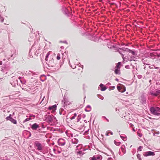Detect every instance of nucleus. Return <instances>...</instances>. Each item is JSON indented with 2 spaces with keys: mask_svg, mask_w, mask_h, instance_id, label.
Returning a JSON list of instances; mask_svg holds the SVG:
<instances>
[{
  "mask_svg": "<svg viewBox=\"0 0 160 160\" xmlns=\"http://www.w3.org/2000/svg\"><path fill=\"white\" fill-rule=\"evenodd\" d=\"M156 94H157V96L160 93V90H157L156 91Z\"/></svg>",
  "mask_w": 160,
  "mask_h": 160,
  "instance_id": "obj_37",
  "label": "nucleus"
},
{
  "mask_svg": "<svg viewBox=\"0 0 160 160\" xmlns=\"http://www.w3.org/2000/svg\"><path fill=\"white\" fill-rule=\"evenodd\" d=\"M126 150L125 147L124 145H122L121 146L119 152V154L120 155H122L125 153Z\"/></svg>",
  "mask_w": 160,
  "mask_h": 160,
  "instance_id": "obj_9",
  "label": "nucleus"
},
{
  "mask_svg": "<svg viewBox=\"0 0 160 160\" xmlns=\"http://www.w3.org/2000/svg\"><path fill=\"white\" fill-rule=\"evenodd\" d=\"M157 150H158V151H160V148L159 149H157Z\"/></svg>",
  "mask_w": 160,
  "mask_h": 160,
  "instance_id": "obj_60",
  "label": "nucleus"
},
{
  "mask_svg": "<svg viewBox=\"0 0 160 160\" xmlns=\"http://www.w3.org/2000/svg\"><path fill=\"white\" fill-rule=\"evenodd\" d=\"M138 77L139 79H140L142 78V76L141 75H139L138 76Z\"/></svg>",
  "mask_w": 160,
  "mask_h": 160,
  "instance_id": "obj_45",
  "label": "nucleus"
},
{
  "mask_svg": "<svg viewBox=\"0 0 160 160\" xmlns=\"http://www.w3.org/2000/svg\"><path fill=\"white\" fill-rule=\"evenodd\" d=\"M12 118V117H7L6 118V119L7 120H11V119Z\"/></svg>",
  "mask_w": 160,
  "mask_h": 160,
  "instance_id": "obj_39",
  "label": "nucleus"
},
{
  "mask_svg": "<svg viewBox=\"0 0 160 160\" xmlns=\"http://www.w3.org/2000/svg\"><path fill=\"white\" fill-rule=\"evenodd\" d=\"M34 145L35 147H36L38 150L41 151L42 150L43 147L39 141H35L34 142Z\"/></svg>",
  "mask_w": 160,
  "mask_h": 160,
  "instance_id": "obj_7",
  "label": "nucleus"
},
{
  "mask_svg": "<svg viewBox=\"0 0 160 160\" xmlns=\"http://www.w3.org/2000/svg\"><path fill=\"white\" fill-rule=\"evenodd\" d=\"M137 157L139 160H141V159L140 158V154H138L137 155Z\"/></svg>",
  "mask_w": 160,
  "mask_h": 160,
  "instance_id": "obj_41",
  "label": "nucleus"
},
{
  "mask_svg": "<svg viewBox=\"0 0 160 160\" xmlns=\"http://www.w3.org/2000/svg\"><path fill=\"white\" fill-rule=\"evenodd\" d=\"M2 61H0V65H1L2 64Z\"/></svg>",
  "mask_w": 160,
  "mask_h": 160,
  "instance_id": "obj_52",
  "label": "nucleus"
},
{
  "mask_svg": "<svg viewBox=\"0 0 160 160\" xmlns=\"http://www.w3.org/2000/svg\"><path fill=\"white\" fill-rule=\"evenodd\" d=\"M102 158V156L98 154L94 155L92 157L90 158V160H101Z\"/></svg>",
  "mask_w": 160,
  "mask_h": 160,
  "instance_id": "obj_10",
  "label": "nucleus"
},
{
  "mask_svg": "<svg viewBox=\"0 0 160 160\" xmlns=\"http://www.w3.org/2000/svg\"><path fill=\"white\" fill-rule=\"evenodd\" d=\"M114 143L117 146H119L120 144V142H116V141H114Z\"/></svg>",
  "mask_w": 160,
  "mask_h": 160,
  "instance_id": "obj_34",
  "label": "nucleus"
},
{
  "mask_svg": "<svg viewBox=\"0 0 160 160\" xmlns=\"http://www.w3.org/2000/svg\"><path fill=\"white\" fill-rule=\"evenodd\" d=\"M77 114L76 113H75L70 118L71 119H74L75 117L77 116Z\"/></svg>",
  "mask_w": 160,
  "mask_h": 160,
  "instance_id": "obj_28",
  "label": "nucleus"
},
{
  "mask_svg": "<svg viewBox=\"0 0 160 160\" xmlns=\"http://www.w3.org/2000/svg\"><path fill=\"white\" fill-rule=\"evenodd\" d=\"M3 61H5V59H3Z\"/></svg>",
  "mask_w": 160,
  "mask_h": 160,
  "instance_id": "obj_62",
  "label": "nucleus"
},
{
  "mask_svg": "<svg viewBox=\"0 0 160 160\" xmlns=\"http://www.w3.org/2000/svg\"><path fill=\"white\" fill-rule=\"evenodd\" d=\"M124 51L130 53L132 54V55L131 56L130 58L129 59V58L128 57V60L130 61H132V60L135 61V60L137 59L136 55L134 51H132L128 48L126 49Z\"/></svg>",
  "mask_w": 160,
  "mask_h": 160,
  "instance_id": "obj_5",
  "label": "nucleus"
},
{
  "mask_svg": "<svg viewBox=\"0 0 160 160\" xmlns=\"http://www.w3.org/2000/svg\"><path fill=\"white\" fill-rule=\"evenodd\" d=\"M121 62H119L117 64V68H119V65H121Z\"/></svg>",
  "mask_w": 160,
  "mask_h": 160,
  "instance_id": "obj_43",
  "label": "nucleus"
},
{
  "mask_svg": "<svg viewBox=\"0 0 160 160\" xmlns=\"http://www.w3.org/2000/svg\"><path fill=\"white\" fill-rule=\"evenodd\" d=\"M46 120L49 123H52V122H54L56 121V118L52 115H48L46 118Z\"/></svg>",
  "mask_w": 160,
  "mask_h": 160,
  "instance_id": "obj_6",
  "label": "nucleus"
},
{
  "mask_svg": "<svg viewBox=\"0 0 160 160\" xmlns=\"http://www.w3.org/2000/svg\"><path fill=\"white\" fill-rule=\"evenodd\" d=\"M155 155V154L154 152L151 151L146 152L143 154L144 156L145 157H147L149 156H153Z\"/></svg>",
  "mask_w": 160,
  "mask_h": 160,
  "instance_id": "obj_12",
  "label": "nucleus"
},
{
  "mask_svg": "<svg viewBox=\"0 0 160 160\" xmlns=\"http://www.w3.org/2000/svg\"><path fill=\"white\" fill-rule=\"evenodd\" d=\"M41 80L42 81H44L45 78V76L43 75L40 77Z\"/></svg>",
  "mask_w": 160,
  "mask_h": 160,
  "instance_id": "obj_30",
  "label": "nucleus"
},
{
  "mask_svg": "<svg viewBox=\"0 0 160 160\" xmlns=\"http://www.w3.org/2000/svg\"><path fill=\"white\" fill-rule=\"evenodd\" d=\"M118 90L119 91L121 92H123L125 91V89L124 88L123 89V90H121V89H122V87L120 86H118L117 87Z\"/></svg>",
  "mask_w": 160,
  "mask_h": 160,
  "instance_id": "obj_25",
  "label": "nucleus"
},
{
  "mask_svg": "<svg viewBox=\"0 0 160 160\" xmlns=\"http://www.w3.org/2000/svg\"><path fill=\"white\" fill-rule=\"evenodd\" d=\"M120 137L124 141H126L127 140V137L124 134H121L120 135Z\"/></svg>",
  "mask_w": 160,
  "mask_h": 160,
  "instance_id": "obj_22",
  "label": "nucleus"
},
{
  "mask_svg": "<svg viewBox=\"0 0 160 160\" xmlns=\"http://www.w3.org/2000/svg\"><path fill=\"white\" fill-rule=\"evenodd\" d=\"M103 84H100L99 85V86L101 88H102L103 87Z\"/></svg>",
  "mask_w": 160,
  "mask_h": 160,
  "instance_id": "obj_48",
  "label": "nucleus"
},
{
  "mask_svg": "<svg viewBox=\"0 0 160 160\" xmlns=\"http://www.w3.org/2000/svg\"><path fill=\"white\" fill-rule=\"evenodd\" d=\"M67 135L68 137L70 138L71 137L73 138L74 135H73L72 133L68 132L67 134Z\"/></svg>",
  "mask_w": 160,
  "mask_h": 160,
  "instance_id": "obj_27",
  "label": "nucleus"
},
{
  "mask_svg": "<svg viewBox=\"0 0 160 160\" xmlns=\"http://www.w3.org/2000/svg\"><path fill=\"white\" fill-rule=\"evenodd\" d=\"M58 142L59 145L62 146L65 145L66 141L63 139L60 138L58 140Z\"/></svg>",
  "mask_w": 160,
  "mask_h": 160,
  "instance_id": "obj_13",
  "label": "nucleus"
},
{
  "mask_svg": "<svg viewBox=\"0 0 160 160\" xmlns=\"http://www.w3.org/2000/svg\"><path fill=\"white\" fill-rule=\"evenodd\" d=\"M122 55V57L123 59V60L124 61L125 60V59H126V58L124 57V55L122 54H121V53H120Z\"/></svg>",
  "mask_w": 160,
  "mask_h": 160,
  "instance_id": "obj_44",
  "label": "nucleus"
},
{
  "mask_svg": "<svg viewBox=\"0 0 160 160\" xmlns=\"http://www.w3.org/2000/svg\"><path fill=\"white\" fill-rule=\"evenodd\" d=\"M155 54H156V56L158 58H159L160 59V50H158L157 52H156Z\"/></svg>",
  "mask_w": 160,
  "mask_h": 160,
  "instance_id": "obj_26",
  "label": "nucleus"
},
{
  "mask_svg": "<svg viewBox=\"0 0 160 160\" xmlns=\"http://www.w3.org/2000/svg\"><path fill=\"white\" fill-rule=\"evenodd\" d=\"M44 98H43L42 99V101L44 99Z\"/></svg>",
  "mask_w": 160,
  "mask_h": 160,
  "instance_id": "obj_63",
  "label": "nucleus"
},
{
  "mask_svg": "<svg viewBox=\"0 0 160 160\" xmlns=\"http://www.w3.org/2000/svg\"><path fill=\"white\" fill-rule=\"evenodd\" d=\"M81 67L82 68V69H83V65H81Z\"/></svg>",
  "mask_w": 160,
  "mask_h": 160,
  "instance_id": "obj_59",
  "label": "nucleus"
},
{
  "mask_svg": "<svg viewBox=\"0 0 160 160\" xmlns=\"http://www.w3.org/2000/svg\"><path fill=\"white\" fill-rule=\"evenodd\" d=\"M78 135L77 134L74 136V137L72 139V143L74 144H77L78 142V140L77 137Z\"/></svg>",
  "mask_w": 160,
  "mask_h": 160,
  "instance_id": "obj_11",
  "label": "nucleus"
},
{
  "mask_svg": "<svg viewBox=\"0 0 160 160\" xmlns=\"http://www.w3.org/2000/svg\"><path fill=\"white\" fill-rule=\"evenodd\" d=\"M82 144H79L77 146V147H76V148L75 149V151H78L80 150H81L82 149Z\"/></svg>",
  "mask_w": 160,
  "mask_h": 160,
  "instance_id": "obj_18",
  "label": "nucleus"
},
{
  "mask_svg": "<svg viewBox=\"0 0 160 160\" xmlns=\"http://www.w3.org/2000/svg\"><path fill=\"white\" fill-rule=\"evenodd\" d=\"M95 36H96V35H92V37H95Z\"/></svg>",
  "mask_w": 160,
  "mask_h": 160,
  "instance_id": "obj_55",
  "label": "nucleus"
},
{
  "mask_svg": "<svg viewBox=\"0 0 160 160\" xmlns=\"http://www.w3.org/2000/svg\"><path fill=\"white\" fill-rule=\"evenodd\" d=\"M30 36V37L28 38L29 41L31 42H34V44L36 43V42H38V39H39V31H32Z\"/></svg>",
  "mask_w": 160,
  "mask_h": 160,
  "instance_id": "obj_2",
  "label": "nucleus"
},
{
  "mask_svg": "<svg viewBox=\"0 0 160 160\" xmlns=\"http://www.w3.org/2000/svg\"><path fill=\"white\" fill-rule=\"evenodd\" d=\"M60 42H63V43H66V44H68L67 42V41H63V42H62V41H60Z\"/></svg>",
  "mask_w": 160,
  "mask_h": 160,
  "instance_id": "obj_49",
  "label": "nucleus"
},
{
  "mask_svg": "<svg viewBox=\"0 0 160 160\" xmlns=\"http://www.w3.org/2000/svg\"><path fill=\"white\" fill-rule=\"evenodd\" d=\"M156 52L153 53H150L149 57L151 58L154 59L156 58V54H155Z\"/></svg>",
  "mask_w": 160,
  "mask_h": 160,
  "instance_id": "obj_19",
  "label": "nucleus"
},
{
  "mask_svg": "<svg viewBox=\"0 0 160 160\" xmlns=\"http://www.w3.org/2000/svg\"><path fill=\"white\" fill-rule=\"evenodd\" d=\"M57 105H54L51 106H50L49 107V109L50 110H52L53 111H55L56 109Z\"/></svg>",
  "mask_w": 160,
  "mask_h": 160,
  "instance_id": "obj_20",
  "label": "nucleus"
},
{
  "mask_svg": "<svg viewBox=\"0 0 160 160\" xmlns=\"http://www.w3.org/2000/svg\"><path fill=\"white\" fill-rule=\"evenodd\" d=\"M104 118H106V117H104Z\"/></svg>",
  "mask_w": 160,
  "mask_h": 160,
  "instance_id": "obj_64",
  "label": "nucleus"
},
{
  "mask_svg": "<svg viewBox=\"0 0 160 160\" xmlns=\"http://www.w3.org/2000/svg\"><path fill=\"white\" fill-rule=\"evenodd\" d=\"M10 121L14 124H16L17 123V121L15 119L13 118H12L11 119V120H10Z\"/></svg>",
  "mask_w": 160,
  "mask_h": 160,
  "instance_id": "obj_29",
  "label": "nucleus"
},
{
  "mask_svg": "<svg viewBox=\"0 0 160 160\" xmlns=\"http://www.w3.org/2000/svg\"><path fill=\"white\" fill-rule=\"evenodd\" d=\"M106 120L108 121V122H109V120L107 119V118H106Z\"/></svg>",
  "mask_w": 160,
  "mask_h": 160,
  "instance_id": "obj_56",
  "label": "nucleus"
},
{
  "mask_svg": "<svg viewBox=\"0 0 160 160\" xmlns=\"http://www.w3.org/2000/svg\"><path fill=\"white\" fill-rule=\"evenodd\" d=\"M150 93L151 94L152 96H157V94H156V92H154L153 91H151L150 92Z\"/></svg>",
  "mask_w": 160,
  "mask_h": 160,
  "instance_id": "obj_32",
  "label": "nucleus"
},
{
  "mask_svg": "<svg viewBox=\"0 0 160 160\" xmlns=\"http://www.w3.org/2000/svg\"><path fill=\"white\" fill-rule=\"evenodd\" d=\"M125 68L127 69H129V66L128 65H126L125 66Z\"/></svg>",
  "mask_w": 160,
  "mask_h": 160,
  "instance_id": "obj_46",
  "label": "nucleus"
},
{
  "mask_svg": "<svg viewBox=\"0 0 160 160\" xmlns=\"http://www.w3.org/2000/svg\"><path fill=\"white\" fill-rule=\"evenodd\" d=\"M42 48L40 44L35 43L30 50L29 55L32 56V57L37 56L41 51Z\"/></svg>",
  "mask_w": 160,
  "mask_h": 160,
  "instance_id": "obj_1",
  "label": "nucleus"
},
{
  "mask_svg": "<svg viewBox=\"0 0 160 160\" xmlns=\"http://www.w3.org/2000/svg\"><path fill=\"white\" fill-rule=\"evenodd\" d=\"M154 68H156V69H157V68H158V67H155L154 66Z\"/></svg>",
  "mask_w": 160,
  "mask_h": 160,
  "instance_id": "obj_58",
  "label": "nucleus"
},
{
  "mask_svg": "<svg viewBox=\"0 0 160 160\" xmlns=\"http://www.w3.org/2000/svg\"><path fill=\"white\" fill-rule=\"evenodd\" d=\"M31 119V118H26L23 122H25L27 121H28Z\"/></svg>",
  "mask_w": 160,
  "mask_h": 160,
  "instance_id": "obj_35",
  "label": "nucleus"
},
{
  "mask_svg": "<svg viewBox=\"0 0 160 160\" xmlns=\"http://www.w3.org/2000/svg\"><path fill=\"white\" fill-rule=\"evenodd\" d=\"M19 79L22 84H25L26 83V81L23 78H19Z\"/></svg>",
  "mask_w": 160,
  "mask_h": 160,
  "instance_id": "obj_21",
  "label": "nucleus"
},
{
  "mask_svg": "<svg viewBox=\"0 0 160 160\" xmlns=\"http://www.w3.org/2000/svg\"><path fill=\"white\" fill-rule=\"evenodd\" d=\"M81 117L80 115H79L78 116V117L77 118V122H78L79 121H80V120L81 119Z\"/></svg>",
  "mask_w": 160,
  "mask_h": 160,
  "instance_id": "obj_38",
  "label": "nucleus"
},
{
  "mask_svg": "<svg viewBox=\"0 0 160 160\" xmlns=\"http://www.w3.org/2000/svg\"><path fill=\"white\" fill-rule=\"evenodd\" d=\"M85 150L82 149V150H79L75 151V152L78 155H79L80 156H82L84 154V153L83 152V151H85Z\"/></svg>",
  "mask_w": 160,
  "mask_h": 160,
  "instance_id": "obj_16",
  "label": "nucleus"
},
{
  "mask_svg": "<svg viewBox=\"0 0 160 160\" xmlns=\"http://www.w3.org/2000/svg\"><path fill=\"white\" fill-rule=\"evenodd\" d=\"M115 80L116 81H118V79L117 78H116L115 79Z\"/></svg>",
  "mask_w": 160,
  "mask_h": 160,
  "instance_id": "obj_54",
  "label": "nucleus"
},
{
  "mask_svg": "<svg viewBox=\"0 0 160 160\" xmlns=\"http://www.w3.org/2000/svg\"><path fill=\"white\" fill-rule=\"evenodd\" d=\"M85 110L87 112H89L91 110V107L90 105H88L85 109Z\"/></svg>",
  "mask_w": 160,
  "mask_h": 160,
  "instance_id": "obj_23",
  "label": "nucleus"
},
{
  "mask_svg": "<svg viewBox=\"0 0 160 160\" xmlns=\"http://www.w3.org/2000/svg\"><path fill=\"white\" fill-rule=\"evenodd\" d=\"M11 116H12L11 114H10L8 117H11Z\"/></svg>",
  "mask_w": 160,
  "mask_h": 160,
  "instance_id": "obj_57",
  "label": "nucleus"
},
{
  "mask_svg": "<svg viewBox=\"0 0 160 160\" xmlns=\"http://www.w3.org/2000/svg\"><path fill=\"white\" fill-rule=\"evenodd\" d=\"M61 48L62 49H63L64 48V47L63 46H62L61 47Z\"/></svg>",
  "mask_w": 160,
  "mask_h": 160,
  "instance_id": "obj_51",
  "label": "nucleus"
},
{
  "mask_svg": "<svg viewBox=\"0 0 160 160\" xmlns=\"http://www.w3.org/2000/svg\"><path fill=\"white\" fill-rule=\"evenodd\" d=\"M69 64L70 67L73 69H74L76 68V67L75 65H74L72 66L71 65V63H70V61H69Z\"/></svg>",
  "mask_w": 160,
  "mask_h": 160,
  "instance_id": "obj_33",
  "label": "nucleus"
},
{
  "mask_svg": "<svg viewBox=\"0 0 160 160\" xmlns=\"http://www.w3.org/2000/svg\"><path fill=\"white\" fill-rule=\"evenodd\" d=\"M139 99L142 104L145 103L146 102V98L143 95H142L140 96V97L139 98Z\"/></svg>",
  "mask_w": 160,
  "mask_h": 160,
  "instance_id": "obj_15",
  "label": "nucleus"
},
{
  "mask_svg": "<svg viewBox=\"0 0 160 160\" xmlns=\"http://www.w3.org/2000/svg\"><path fill=\"white\" fill-rule=\"evenodd\" d=\"M104 98L103 97H102V98H100V99L102 100H103Z\"/></svg>",
  "mask_w": 160,
  "mask_h": 160,
  "instance_id": "obj_53",
  "label": "nucleus"
},
{
  "mask_svg": "<svg viewBox=\"0 0 160 160\" xmlns=\"http://www.w3.org/2000/svg\"><path fill=\"white\" fill-rule=\"evenodd\" d=\"M88 35H90L91 36H92V35H91L88 32H87V34H86V35L87 36L88 35Z\"/></svg>",
  "mask_w": 160,
  "mask_h": 160,
  "instance_id": "obj_50",
  "label": "nucleus"
},
{
  "mask_svg": "<svg viewBox=\"0 0 160 160\" xmlns=\"http://www.w3.org/2000/svg\"><path fill=\"white\" fill-rule=\"evenodd\" d=\"M62 104L64 106V107H65V105H68L69 103L68 102V101L66 99H63L62 101Z\"/></svg>",
  "mask_w": 160,
  "mask_h": 160,
  "instance_id": "obj_17",
  "label": "nucleus"
},
{
  "mask_svg": "<svg viewBox=\"0 0 160 160\" xmlns=\"http://www.w3.org/2000/svg\"><path fill=\"white\" fill-rule=\"evenodd\" d=\"M109 134L112 135L113 134V133L110 130L107 131L105 133V135L106 136H108L109 135Z\"/></svg>",
  "mask_w": 160,
  "mask_h": 160,
  "instance_id": "obj_24",
  "label": "nucleus"
},
{
  "mask_svg": "<svg viewBox=\"0 0 160 160\" xmlns=\"http://www.w3.org/2000/svg\"><path fill=\"white\" fill-rule=\"evenodd\" d=\"M61 58V56L60 54L59 53H58L57 54V60H60Z\"/></svg>",
  "mask_w": 160,
  "mask_h": 160,
  "instance_id": "obj_36",
  "label": "nucleus"
},
{
  "mask_svg": "<svg viewBox=\"0 0 160 160\" xmlns=\"http://www.w3.org/2000/svg\"><path fill=\"white\" fill-rule=\"evenodd\" d=\"M106 88L105 87H103L101 88V90L102 91H104L106 90Z\"/></svg>",
  "mask_w": 160,
  "mask_h": 160,
  "instance_id": "obj_42",
  "label": "nucleus"
},
{
  "mask_svg": "<svg viewBox=\"0 0 160 160\" xmlns=\"http://www.w3.org/2000/svg\"><path fill=\"white\" fill-rule=\"evenodd\" d=\"M142 146H139V147L138 148V151H141V150H142Z\"/></svg>",
  "mask_w": 160,
  "mask_h": 160,
  "instance_id": "obj_40",
  "label": "nucleus"
},
{
  "mask_svg": "<svg viewBox=\"0 0 160 160\" xmlns=\"http://www.w3.org/2000/svg\"><path fill=\"white\" fill-rule=\"evenodd\" d=\"M107 160H114L112 158H108Z\"/></svg>",
  "mask_w": 160,
  "mask_h": 160,
  "instance_id": "obj_47",
  "label": "nucleus"
},
{
  "mask_svg": "<svg viewBox=\"0 0 160 160\" xmlns=\"http://www.w3.org/2000/svg\"><path fill=\"white\" fill-rule=\"evenodd\" d=\"M115 72L116 74H120V72L119 69H115Z\"/></svg>",
  "mask_w": 160,
  "mask_h": 160,
  "instance_id": "obj_31",
  "label": "nucleus"
},
{
  "mask_svg": "<svg viewBox=\"0 0 160 160\" xmlns=\"http://www.w3.org/2000/svg\"><path fill=\"white\" fill-rule=\"evenodd\" d=\"M150 111L152 114L157 115H160V108L158 107H151Z\"/></svg>",
  "mask_w": 160,
  "mask_h": 160,
  "instance_id": "obj_4",
  "label": "nucleus"
},
{
  "mask_svg": "<svg viewBox=\"0 0 160 160\" xmlns=\"http://www.w3.org/2000/svg\"><path fill=\"white\" fill-rule=\"evenodd\" d=\"M17 78L15 76L12 77L11 79V84L12 86L15 87L17 83Z\"/></svg>",
  "mask_w": 160,
  "mask_h": 160,
  "instance_id": "obj_8",
  "label": "nucleus"
},
{
  "mask_svg": "<svg viewBox=\"0 0 160 160\" xmlns=\"http://www.w3.org/2000/svg\"><path fill=\"white\" fill-rule=\"evenodd\" d=\"M133 131H135V130H134V129H133Z\"/></svg>",
  "mask_w": 160,
  "mask_h": 160,
  "instance_id": "obj_61",
  "label": "nucleus"
},
{
  "mask_svg": "<svg viewBox=\"0 0 160 160\" xmlns=\"http://www.w3.org/2000/svg\"><path fill=\"white\" fill-rule=\"evenodd\" d=\"M51 52L50 51L47 53L46 54L45 59L46 61V63L48 65V66L50 67H52L54 66V65L53 60L52 59V58L51 60H48V58L50 55V53Z\"/></svg>",
  "mask_w": 160,
  "mask_h": 160,
  "instance_id": "obj_3",
  "label": "nucleus"
},
{
  "mask_svg": "<svg viewBox=\"0 0 160 160\" xmlns=\"http://www.w3.org/2000/svg\"><path fill=\"white\" fill-rule=\"evenodd\" d=\"M39 127V125L36 123H35L32 125L31 128L33 130H36Z\"/></svg>",
  "mask_w": 160,
  "mask_h": 160,
  "instance_id": "obj_14",
  "label": "nucleus"
}]
</instances>
